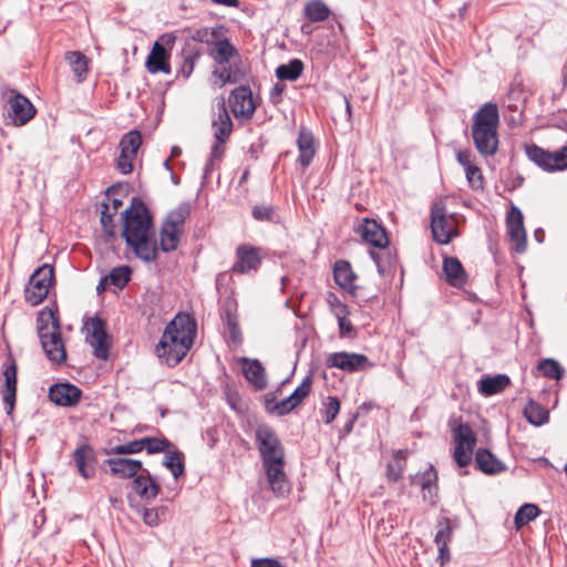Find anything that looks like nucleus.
<instances>
[{"instance_id": "31", "label": "nucleus", "mask_w": 567, "mask_h": 567, "mask_svg": "<svg viewBox=\"0 0 567 567\" xmlns=\"http://www.w3.org/2000/svg\"><path fill=\"white\" fill-rule=\"evenodd\" d=\"M133 488L146 501L154 499L159 493V486L148 473L146 475L141 474L134 477Z\"/></svg>"}, {"instance_id": "3", "label": "nucleus", "mask_w": 567, "mask_h": 567, "mask_svg": "<svg viewBox=\"0 0 567 567\" xmlns=\"http://www.w3.org/2000/svg\"><path fill=\"white\" fill-rule=\"evenodd\" d=\"M123 236L136 256L145 261L156 258L153 224L147 208L138 203L124 212Z\"/></svg>"}, {"instance_id": "53", "label": "nucleus", "mask_w": 567, "mask_h": 567, "mask_svg": "<svg viewBox=\"0 0 567 567\" xmlns=\"http://www.w3.org/2000/svg\"><path fill=\"white\" fill-rule=\"evenodd\" d=\"M107 209H109V207L106 205H104V209L101 213V224H102L104 233L109 237H113L114 236V226H113V220H112V214H109Z\"/></svg>"}, {"instance_id": "63", "label": "nucleus", "mask_w": 567, "mask_h": 567, "mask_svg": "<svg viewBox=\"0 0 567 567\" xmlns=\"http://www.w3.org/2000/svg\"><path fill=\"white\" fill-rule=\"evenodd\" d=\"M214 3L227 7H238V0H212Z\"/></svg>"}, {"instance_id": "15", "label": "nucleus", "mask_w": 567, "mask_h": 567, "mask_svg": "<svg viewBox=\"0 0 567 567\" xmlns=\"http://www.w3.org/2000/svg\"><path fill=\"white\" fill-rule=\"evenodd\" d=\"M89 334L86 341L93 348V353L97 359L106 360L109 358L110 337L105 331L104 323L101 319L94 318L89 326Z\"/></svg>"}, {"instance_id": "49", "label": "nucleus", "mask_w": 567, "mask_h": 567, "mask_svg": "<svg viewBox=\"0 0 567 567\" xmlns=\"http://www.w3.org/2000/svg\"><path fill=\"white\" fill-rule=\"evenodd\" d=\"M143 445L144 450L152 454L165 451L169 446V442L164 439L144 437Z\"/></svg>"}, {"instance_id": "23", "label": "nucleus", "mask_w": 567, "mask_h": 567, "mask_svg": "<svg viewBox=\"0 0 567 567\" xmlns=\"http://www.w3.org/2000/svg\"><path fill=\"white\" fill-rule=\"evenodd\" d=\"M105 463L110 467V473L121 478L136 477L140 472H146L142 462L133 458L117 456L106 460Z\"/></svg>"}, {"instance_id": "46", "label": "nucleus", "mask_w": 567, "mask_h": 567, "mask_svg": "<svg viewBox=\"0 0 567 567\" xmlns=\"http://www.w3.org/2000/svg\"><path fill=\"white\" fill-rule=\"evenodd\" d=\"M219 37V31L217 29L209 28H200L192 34V39L197 42H202L208 45H213L217 38Z\"/></svg>"}, {"instance_id": "40", "label": "nucleus", "mask_w": 567, "mask_h": 567, "mask_svg": "<svg viewBox=\"0 0 567 567\" xmlns=\"http://www.w3.org/2000/svg\"><path fill=\"white\" fill-rule=\"evenodd\" d=\"M539 514V508L534 504H525L515 514V527L520 529L523 526L534 520Z\"/></svg>"}, {"instance_id": "10", "label": "nucleus", "mask_w": 567, "mask_h": 567, "mask_svg": "<svg viewBox=\"0 0 567 567\" xmlns=\"http://www.w3.org/2000/svg\"><path fill=\"white\" fill-rule=\"evenodd\" d=\"M54 269L51 265L44 264L31 275L25 288V300L31 306L41 303L48 296L53 285Z\"/></svg>"}, {"instance_id": "1", "label": "nucleus", "mask_w": 567, "mask_h": 567, "mask_svg": "<svg viewBox=\"0 0 567 567\" xmlns=\"http://www.w3.org/2000/svg\"><path fill=\"white\" fill-rule=\"evenodd\" d=\"M195 337V320L187 313H179L166 326L155 353L162 362L174 367L187 354Z\"/></svg>"}, {"instance_id": "29", "label": "nucleus", "mask_w": 567, "mask_h": 567, "mask_svg": "<svg viewBox=\"0 0 567 567\" xmlns=\"http://www.w3.org/2000/svg\"><path fill=\"white\" fill-rule=\"evenodd\" d=\"M443 271L446 276V281L454 287H461L466 282L465 270L461 261L455 257L444 258Z\"/></svg>"}, {"instance_id": "28", "label": "nucleus", "mask_w": 567, "mask_h": 567, "mask_svg": "<svg viewBox=\"0 0 567 567\" xmlns=\"http://www.w3.org/2000/svg\"><path fill=\"white\" fill-rule=\"evenodd\" d=\"M4 385L2 389V400L10 413L14 408L17 393V365L11 362L3 372Z\"/></svg>"}, {"instance_id": "30", "label": "nucleus", "mask_w": 567, "mask_h": 567, "mask_svg": "<svg viewBox=\"0 0 567 567\" xmlns=\"http://www.w3.org/2000/svg\"><path fill=\"white\" fill-rule=\"evenodd\" d=\"M299 150V162L302 166H308L315 154V137L312 133L306 128H301L297 141Z\"/></svg>"}, {"instance_id": "56", "label": "nucleus", "mask_w": 567, "mask_h": 567, "mask_svg": "<svg viewBox=\"0 0 567 567\" xmlns=\"http://www.w3.org/2000/svg\"><path fill=\"white\" fill-rule=\"evenodd\" d=\"M339 332L341 337H352L354 334V327L348 317L338 320Z\"/></svg>"}, {"instance_id": "51", "label": "nucleus", "mask_w": 567, "mask_h": 567, "mask_svg": "<svg viewBox=\"0 0 567 567\" xmlns=\"http://www.w3.org/2000/svg\"><path fill=\"white\" fill-rule=\"evenodd\" d=\"M136 158L135 155L126 154L121 152L116 161V167L122 174H130L133 171V162Z\"/></svg>"}, {"instance_id": "36", "label": "nucleus", "mask_w": 567, "mask_h": 567, "mask_svg": "<svg viewBox=\"0 0 567 567\" xmlns=\"http://www.w3.org/2000/svg\"><path fill=\"white\" fill-rule=\"evenodd\" d=\"M408 451L398 450L393 455V461L386 465V477L390 482H396L401 478L404 468Z\"/></svg>"}, {"instance_id": "39", "label": "nucleus", "mask_w": 567, "mask_h": 567, "mask_svg": "<svg viewBox=\"0 0 567 567\" xmlns=\"http://www.w3.org/2000/svg\"><path fill=\"white\" fill-rule=\"evenodd\" d=\"M302 69V62L300 60L295 59L287 64H280L276 69V75L281 81H295L300 76Z\"/></svg>"}, {"instance_id": "47", "label": "nucleus", "mask_w": 567, "mask_h": 567, "mask_svg": "<svg viewBox=\"0 0 567 567\" xmlns=\"http://www.w3.org/2000/svg\"><path fill=\"white\" fill-rule=\"evenodd\" d=\"M465 173H466V179L472 189H474V190L483 189L484 177H483L482 171L478 166L473 165L471 167H467V169H465Z\"/></svg>"}, {"instance_id": "35", "label": "nucleus", "mask_w": 567, "mask_h": 567, "mask_svg": "<svg viewBox=\"0 0 567 567\" xmlns=\"http://www.w3.org/2000/svg\"><path fill=\"white\" fill-rule=\"evenodd\" d=\"M65 60L78 81H84L89 71L86 56L80 51H69L65 53Z\"/></svg>"}, {"instance_id": "26", "label": "nucleus", "mask_w": 567, "mask_h": 567, "mask_svg": "<svg viewBox=\"0 0 567 567\" xmlns=\"http://www.w3.org/2000/svg\"><path fill=\"white\" fill-rule=\"evenodd\" d=\"M75 466L84 478H91L95 474V454L89 445L79 446L73 453Z\"/></svg>"}, {"instance_id": "14", "label": "nucleus", "mask_w": 567, "mask_h": 567, "mask_svg": "<svg viewBox=\"0 0 567 567\" xmlns=\"http://www.w3.org/2000/svg\"><path fill=\"white\" fill-rule=\"evenodd\" d=\"M326 364L329 368H338L346 372H358L373 367L367 355L361 353L334 352L327 357Z\"/></svg>"}, {"instance_id": "42", "label": "nucleus", "mask_w": 567, "mask_h": 567, "mask_svg": "<svg viewBox=\"0 0 567 567\" xmlns=\"http://www.w3.org/2000/svg\"><path fill=\"white\" fill-rule=\"evenodd\" d=\"M142 144V136L137 131H132L125 134L121 142H120V148L121 152L131 154V155H137V151Z\"/></svg>"}, {"instance_id": "59", "label": "nucleus", "mask_w": 567, "mask_h": 567, "mask_svg": "<svg viewBox=\"0 0 567 567\" xmlns=\"http://www.w3.org/2000/svg\"><path fill=\"white\" fill-rule=\"evenodd\" d=\"M330 310L337 320L342 319L343 317H348L349 315L348 307L343 302L333 303V307L330 308Z\"/></svg>"}, {"instance_id": "41", "label": "nucleus", "mask_w": 567, "mask_h": 567, "mask_svg": "<svg viewBox=\"0 0 567 567\" xmlns=\"http://www.w3.org/2000/svg\"><path fill=\"white\" fill-rule=\"evenodd\" d=\"M453 526L449 517H442L436 525L434 542L436 545H449L452 539Z\"/></svg>"}, {"instance_id": "2", "label": "nucleus", "mask_w": 567, "mask_h": 567, "mask_svg": "<svg viewBox=\"0 0 567 567\" xmlns=\"http://www.w3.org/2000/svg\"><path fill=\"white\" fill-rule=\"evenodd\" d=\"M256 443L271 491L284 496L290 486L285 472V452L278 436L271 427L260 425L256 430Z\"/></svg>"}, {"instance_id": "12", "label": "nucleus", "mask_w": 567, "mask_h": 567, "mask_svg": "<svg viewBox=\"0 0 567 567\" xmlns=\"http://www.w3.org/2000/svg\"><path fill=\"white\" fill-rule=\"evenodd\" d=\"M7 101L8 117L16 126L28 123L35 114V107L24 95L14 90H6L2 93Z\"/></svg>"}, {"instance_id": "48", "label": "nucleus", "mask_w": 567, "mask_h": 567, "mask_svg": "<svg viewBox=\"0 0 567 567\" xmlns=\"http://www.w3.org/2000/svg\"><path fill=\"white\" fill-rule=\"evenodd\" d=\"M324 405V422L331 423L340 412L341 403L334 396H328Z\"/></svg>"}, {"instance_id": "18", "label": "nucleus", "mask_w": 567, "mask_h": 567, "mask_svg": "<svg viewBox=\"0 0 567 567\" xmlns=\"http://www.w3.org/2000/svg\"><path fill=\"white\" fill-rule=\"evenodd\" d=\"M357 233L360 234L363 241L373 247L383 249L389 245V237L385 229L372 218H363Z\"/></svg>"}, {"instance_id": "57", "label": "nucleus", "mask_w": 567, "mask_h": 567, "mask_svg": "<svg viewBox=\"0 0 567 567\" xmlns=\"http://www.w3.org/2000/svg\"><path fill=\"white\" fill-rule=\"evenodd\" d=\"M305 13L310 21H319V1L313 0L307 3V6L305 7Z\"/></svg>"}, {"instance_id": "13", "label": "nucleus", "mask_w": 567, "mask_h": 567, "mask_svg": "<svg viewBox=\"0 0 567 567\" xmlns=\"http://www.w3.org/2000/svg\"><path fill=\"white\" fill-rule=\"evenodd\" d=\"M175 37L173 34H163L158 41L153 44V48L146 59V69L150 73L155 74L163 72L168 74L171 72L168 58L169 53L164 48V44H173Z\"/></svg>"}, {"instance_id": "45", "label": "nucleus", "mask_w": 567, "mask_h": 567, "mask_svg": "<svg viewBox=\"0 0 567 567\" xmlns=\"http://www.w3.org/2000/svg\"><path fill=\"white\" fill-rule=\"evenodd\" d=\"M144 450L143 439L134 440L126 444L115 445L110 449L109 454H135Z\"/></svg>"}, {"instance_id": "32", "label": "nucleus", "mask_w": 567, "mask_h": 567, "mask_svg": "<svg viewBox=\"0 0 567 567\" xmlns=\"http://www.w3.org/2000/svg\"><path fill=\"white\" fill-rule=\"evenodd\" d=\"M475 463L485 474H496L504 470L502 462L486 449L476 451Z\"/></svg>"}, {"instance_id": "44", "label": "nucleus", "mask_w": 567, "mask_h": 567, "mask_svg": "<svg viewBox=\"0 0 567 567\" xmlns=\"http://www.w3.org/2000/svg\"><path fill=\"white\" fill-rule=\"evenodd\" d=\"M537 369L544 377L554 380H559L564 373L561 365L554 359H544L539 361Z\"/></svg>"}, {"instance_id": "7", "label": "nucleus", "mask_w": 567, "mask_h": 567, "mask_svg": "<svg viewBox=\"0 0 567 567\" xmlns=\"http://www.w3.org/2000/svg\"><path fill=\"white\" fill-rule=\"evenodd\" d=\"M431 231L440 245H447L458 236L456 216L447 210L443 199L436 200L431 207Z\"/></svg>"}, {"instance_id": "27", "label": "nucleus", "mask_w": 567, "mask_h": 567, "mask_svg": "<svg viewBox=\"0 0 567 567\" xmlns=\"http://www.w3.org/2000/svg\"><path fill=\"white\" fill-rule=\"evenodd\" d=\"M241 370L249 383L256 389L262 390L267 385L265 369L258 360L243 358Z\"/></svg>"}, {"instance_id": "33", "label": "nucleus", "mask_w": 567, "mask_h": 567, "mask_svg": "<svg viewBox=\"0 0 567 567\" xmlns=\"http://www.w3.org/2000/svg\"><path fill=\"white\" fill-rule=\"evenodd\" d=\"M420 485L423 498L429 499L432 505L435 504L437 497V472L433 466H430L422 473Z\"/></svg>"}, {"instance_id": "20", "label": "nucleus", "mask_w": 567, "mask_h": 567, "mask_svg": "<svg viewBox=\"0 0 567 567\" xmlns=\"http://www.w3.org/2000/svg\"><path fill=\"white\" fill-rule=\"evenodd\" d=\"M81 395L82 391L69 382L53 384L49 389V399L59 406H74Z\"/></svg>"}, {"instance_id": "16", "label": "nucleus", "mask_w": 567, "mask_h": 567, "mask_svg": "<svg viewBox=\"0 0 567 567\" xmlns=\"http://www.w3.org/2000/svg\"><path fill=\"white\" fill-rule=\"evenodd\" d=\"M324 29L330 31L329 34H326L327 47H331V53L336 55L343 42V28L329 8L321 2V31Z\"/></svg>"}, {"instance_id": "54", "label": "nucleus", "mask_w": 567, "mask_h": 567, "mask_svg": "<svg viewBox=\"0 0 567 567\" xmlns=\"http://www.w3.org/2000/svg\"><path fill=\"white\" fill-rule=\"evenodd\" d=\"M224 143H219L218 141H216V143L212 146V151H210V159L208 162V164L206 165V169H205V173H209L212 166H213V163L215 159H220L223 154H224V146H223Z\"/></svg>"}, {"instance_id": "61", "label": "nucleus", "mask_w": 567, "mask_h": 567, "mask_svg": "<svg viewBox=\"0 0 567 567\" xmlns=\"http://www.w3.org/2000/svg\"><path fill=\"white\" fill-rule=\"evenodd\" d=\"M284 90H285V85L281 83H277L272 87L271 93H270V100L272 103L277 104L280 102L281 94H282Z\"/></svg>"}, {"instance_id": "64", "label": "nucleus", "mask_w": 567, "mask_h": 567, "mask_svg": "<svg viewBox=\"0 0 567 567\" xmlns=\"http://www.w3.org/2000/svg\"><path fill=\"white\" fill-rule=\"evenodd\" d=\"M327 303L329 305V308H332L333 307V303L336 302H341L333 293H328L327 298Z\"/></svg>"}, {"instance_id": "9", "label": "nucleus", "mask_w": 567, "mask_h": 567, "mask_svg": "<svg viewBox=\"0 0 567 567\" xmlns=\"http://www.w3.org/2000/svg\"><path fill=\"white\" fill-rule=\"evenodd\" d=\"M527 157L548 173L567 169V144L555 152H549L536 144L525 146Z\"/></svg>"}, {"instance_id": "34", "label": "nucleus", "mask_w": 567, "mask_h": 567, "mask_svg": "<svg viewBox=\"0 0 567 567\" xmlns=\"http://www.w3.org/2000/svg\"><path fill=\"white\" fill-rule=\"evenodd\" d=\"M509 383H511V380L506 374H496L494 377H486L480 381L478 391L483 395L489 396V395L502 392L505 388H507L509 385Z\"/></svg>"}, {"instance_id": "19", "label": "nucleus", "mask_w": 567, "mask_h": 567, "mask_svg": "<svg viewBox=\"0 0 567 567\" xmlns=\"http://www.w3.org/2000/svg\"><path fill=\"white\" fill-rule=\"evenodd\" d=\"M236 257L237 260L233 266V271L238 274L257 270L261 262L260 249L249 245L238 246Z\"/></svg>"}, {"instance_id": "43", "label": "nucleus", "mask_w": 567, "mask_h": 567, "mask_svg": "<svg viewBox=\"0 0 567 567\" xmlns=\"http://www.w3.org/2000/svg\"><path fill=\"white\" fill-rule=\"evenodd\" d=\"M164 466L172 472L174 478H178L184 474L185 467L183 454L181 452H169L165 455Z\"/></svg>"}, {"instance_id": "6", "label": "nucleus", "mask_w": 567, "mask_h": 567, "mask_svg": "<svg viewBox=\"0 0 567 567\" xmlns=\"http://www.w3.org/2000/svg\"><path fill=\"white\" fill-rule=\"evenodd\" d=\"M210 55L219 65L214 70L213 75L219 80L220 87L227 83H236L239 80L240 71L233 61L237 56V51L227 39L218 37L213 44Z\"/></svg>"}, {"instance_id": "52", "label": "nucleus", "mask_w": 567, "mask_h": 567, "mask_svg": "<svg viewBox=\"0 0 567 567\" xmlns=\"http://www.w3.org/2000/svg\"><path fill=\"white\" fill-rule=\"evenodd\" d=\"M274 215V209L270 206L257 205L252 208V216L259 221L272 220Z\"/></svg>"}, {"instance_id": "38", "label": "nucleus", "mask_w": 567, "mask_h": 567, "mask_svg": "<svg viewBox=\"0 0 567 567\" xmlns=\"http://www.w3.org/2000/svg\"><path fill=\"white\" fill-rule=\"evenodd\" d=\"M524 415L533 425H543L548 421V411L540 404L529 401L524 409Z\"/></svg>"}, {"instance_id": "24", "label": "nucleus", "mask_w": 567, "mask_h": 567, "mask_svg": "<svg viewBox=\"0 0 567 567\" xmlns=\"http://www.w3.org/2000/svg\"><path fill=\"white\" fill-rule=\"evenodd\" d=\"M212 126L216 141L225 143L233 131V123L224 99H220L217 104V113L213 118Z\"/></svg>"}, {"instance_id": "5", "label": "nucleus", "mask_w": 567, "mask_h": 567, "mask_svg": "<svg viewBox=\"0 0 567 567\" xmlns=\"http://www.w3.org/2000/svg\"><path fill=\"white\" fill-rule=\"evenodd\" d=\"M38 336L48 359L61 364L66 359L59 319L51 309H42L37 319Z\"/></svg>"}, {"instance_id": "58", "label": "nucleus", "mask_w": 567, "mask_h": 567, "mask_svg": "<svg viewBox=\"0 0 567 567\" xmlns=\"http://www.w3.org/2000/svg\"><path fill=\"white\" fill-rule=\"evenodd\" d=\"M251 567H284L274 558H256L251 560Z\"/></svg>"}, {"instance_id": "25", "label": "nucleus", "mask_w": 567, "mask_h": 567, "mask_svg": "<svg viewBox=\"0 0 567 567\" xmlns=\"http://www.w3.org/2000/svg\"><path fill=\"white\" fill-rule=\"evenodd\" d=\"M310 391V382L305 379L302 383L286 399L277 402L272 408L278 415H285L299 405Z\"/></svg>"}, {"instance_id": "62", "label": "nucleus", "mask_w": 567, "mask_h": 567, "mask_svg": "<svg viewBox=\"0 0 567 567\" xmlns=\"http://www.w3.org/2000/svg\"><path fill=\"white\" fill-rule=\"evenodd\" d=\"M439 548V557L441 565H444L446 561L450 560V550L449 545H436Z\"/></svg>"}, {"instance_id": "21", "label": "nucleus", "mask_w": 567, "mask_h": 567, "mask_svg": "<svg viewBox=\"0 0 567 567\" xmlns=\"http://www.w3.org/2000/svg\"><path fill=\"white\" fill-rule=\"evenodd\" d=\"M334 282L346 292L355 295L358 279L357 274L353 271L351 264L348 260L339 259L332 267Z\"/></svg>"}, {"instance_id": "55", "label": "nucleus", "mask_w": 567, "mask_h": 567, "mask_svg": "<svg viewBox=\"0 0 567 567\" xmlns=\"http://www.w3.org/2000/svg\"><path fill=\"white\" fill-rule=\"evenodd\" d=\"M197 59H198V53L189 54V55L185 56L182 69H181V73L183 74L184 78H188L192 74Z\"/></svg>"}, {"instance_id": "50", "label": "nucleus", "mask_w": 567, "mask_h": 567, "mask_svg": "<svg viewBox=\"0 0 567 567\" xmlns=\"http://www.w3.org/2000/svg\"><path fill=\"white\" fill-rule=\"evenodd\" d=\"M165 508H144L142 511L143 522L151 527L157 526L161 522V514H164Z\"/></svg>"}, {"instance_id": "4", "label": "nucleus", "mask_w": 567, "mask_h": 567, "mask_svg": "<svg viewBox=\"0 0 567 567\" xmlns=\"http://www.w3.org/2000/svg\"><path fill=\"white\" fill-rule=\"evenodd\" d=\"M499 123L498 107L495 103H485L473 117L472 137L474 145L483 156H491L497 152Z\"/></svg>"}, {"instance_id": "37", "label": "nucleus", "mask_w": 567, "mask_h": 567, "mask_svg": "<svg viewBox=\"0 0 567 567\" xmlns=\"http://www.w3.org/2000/svg\"><path fill=\"white\" fill-rule=\"evenodd\" d=\"M131 268L128 266L115 267L101 280V285L110 284L117 289H122L131 278Z\"/></svg>"}, {"instance_id": "17", "label": "nucleus", "mask_w": 567, "mask_h": 567, "mask_svg": "<svg viewBox=\"0 0 567 567\" xmlns=\"http://www.w3.org/2000/svg\"><path fill=\"white\" fill-rule=\"evenodd\" d=\"M229 103L236 117L250 118L256 110L251 90L247 86L235 89L230 94Z\"/></svg>"}, {"instance_id": "60", "label": "nucleus", "mask_w": 567, "mask_h": 567, "mask_svg": "<svg viewBox=\"0 0 567 567\" xmlns=\"http://www.w3.org/2000/svg\"><path fill=\"white\" fill-rule=\"evenodd\" d=\"M456 158H457L458 163L464 166L465 169H467V167L473 166L472 161H471V152L470 151L457 152Z\"/></svg>"}, {"instance_id": "11", "label": "nucleus", "mask_w": 567, "mask_h": 567, "mask_svg": "<svg viewBox=\"0 0 567 567\" xmlns=\"http://www.w3.org/2000/svg\"><path fill=\"white\" fill-rule=\"evenodd\" d=\"M454 423L455 421L451 423L455 442L453 457L460 467H464L472 461L476 435L467 423H458L455 426Z\"/></svg>"}, {"instance_id": "22", "label": "nucleus", "mask_w": 567, "mask_h": 567, "mask_svg": "<svg viewBox=\"0 0 567 567\" xmlns=\"http://www.w3.org/2000/svg\"><path fill=\"white\" fill-rule=\"evenodd\" d=\"M507 228L511 239L516 244V251L524 252L526 248V231L522 212L513 206L507 215Z\"/></svg>"}, {"instance_id": "8", "label": "nucleus", "mask_w": 567, "mask_h": 567, "mask_svg": "<svg viewBox=\"0 0 567 567\" xmlns=\"http://www.w3.org/2000/svg\"><path fill=\"white\" fill-rule=\"evenodd\" d=\"M189 213L190 206L182 204L168 214L159 234V245L163 251L168 252L177 248L185 219Z\"/></svg>"}]
</instances>
